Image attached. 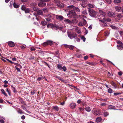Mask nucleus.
<instances>
[{"mask_svg": "<svg viewBox=\"0 0 123 123\" xmlns=\"http://www.w3.org/2000/svg\"><path fill=\"white\" fill-rule=\"evenodd\" d=\"M88 12L90 15L91 17H96L97 14L95 11L93 9L88 8Z\"/></svg>", "mask_w": 123, "mask_h": 123, "instance_id": "1", "label": "nucleus"}, {"mask_svg": "<svg viewBox=\"0 0 123 123\" xmlns=\"http://www.w3.org/2000/svg\"><path fill=\"white\" fill-rule=\"evenodd\" d=\"M92 112L95 115L99 116L101 114L100 111L99 109L98 108H93Z\"/></svg>", "mask_w": 123, "mask_h": 123, "instance_id": "2", "label": "nucleus"}, {"mask_svg": "<svg viewBox=\"0 0 123 123\" xmlns=\"http://www.w3.org/2000/svg\"><path fill=\"white\" fill-rule=\"evenodd\" d=\"M54 43V42L50 40H47L46 42H44L42 44V45L44 47L47 46L48 45L50 46L52 45Z\"/></svg>", "mask_w": 123, "mask_h": 123, "instance_id": "3", "label": "nucleus"}, {"mask_svg": "<svg viewBox=\"0 0 123 123\" xmlns=\"http://www.w3.org/2000/svg\"><path fill=\"white\" fill-rule=\"evenodd\" d=\"M68 16H70L71 17H74L76 18L77 17V16L76 13L74 10H72L70 11H69L68 14Z\"/></svg>", "mask_w": 123, "mask_h": 123, "instance_id": "4", "label": "nucleus"}, {"mask_svg": "<svg viewBox=\"0 0 123 123\" xmlns=\"http://www.w3.org/2000/svg\"><path fill=\"white\" fill-rule=\"evenodd\" d=\"M68 37L70 39H72L73 38H76L77 37V34L74 33H68Z\"/></svg>", "mask_w": 123, "mask_h": 123, "instance_id": "5", "label": "nucleus"}, {"mask_svg": "<svg viewBox=\"0 0 123 123\" xmlns=\"http://www.w3.org/2000/svg\"><path fill=\"white\" fill-rule=\"evenodd\" d=\"M54 2L55 3L56 5L59 7H63L64 6L63 4L59 0H55Z\"/></svg>", "mask_w": 123, "mask_h": 123, "instance_id": "6", "label": "nucleus"}, {"mask_svg": "<svg viewBox=\"0 0 123 123\" xmlns=\"http://www.w3.org/2000/svg\"><path fill=\"white\" fill-rule=\"evenodd\" d=\"M82 1V2L80 4L81 7L84 8L86 7L87 6L86 1V0H83Z\"/></svg>", "mask_w": 123, "mask_h": 123, "instance_id": "7", "label": "nucleus"}, {"mask_svg": "<svg viewBox=\"0 0 123 123\" xmlns=\"http://www.w3.org/2000/svg\"><path fill=\"white\" fill-rule=\"evenodd\" d=\"M115 13L113 12H109L108 14V16L109 17H114L115 16Z\"/></svg>", "mask_w": 123, "mask_h": 123, "instance_id": "8", "label": "nucleus"}, {"mask_svg": "<svg viewBox=\"0 0 123 123\" xmlns=\"http://www.w3.org/2000/svg\"><path fill=\"white\" fill-rule=\"evenodd\" d=\"M123 16L121 14H119L117 15V17L116 18V21L118 22L121 18H122Z\"/></svg>", "mask_w": 123, "mask_h": 123, "instance_id": "9", "label": "nucleus"}, {"mask_svg": "<svg viewBox=\"0 0 123 123\" xmlns=\"http://www.w3.org/2000/svg\"><path fill=\"white\" fill-rule=\"evenodd\" d=\"M56 18L58 19H59L60 20H62L64 19H65L61 15H56Z\"/></svg>", "mask_w": 123, "mask_h": 123, "instance_id": "10", "label": "nucleus"}, {"mask_svg": "<svg viewBox=\"0 0 123 123\" xmlns=\"http://www.w3.org/2000/svg\"><path fill=\"white\" fill-rule=\"evenodd\" d=\"M46 4L45 2H40L38 4V6L39 7H43L46 6Z\"/></svg>", "mask_w": 123, "mask_h": 123, "instance_id": "11", "label": "nucleus"}, {"mask_svg": "<svg viewBox=\"0 0 123 123\" xmlns=\"http://www.w3.org/2000/svg\"><path fill=\"white\" fill-rule=\"evenodd\" d=\"M13 5L14 8L17 9L19 7L20 4H18V3L14 2L13 3Z\"/></svg>", "mask_w": 123, "mask_h": 123, "instance_id": "12", "label": "nucleus"}, {"mask_svg": "<svg viewBox=\"0 0 123 123\" xmlns=\"http://www.w3.org/2000/svg\"><path fill=\"white\" fill-rule=\"evenodd\" d=\"M99 12L100 14L103 16L102 17L103 18H104L105 15V13L102 10H99Z\"/></svg>", "mask_w": 123, "mask_h": 123, "instance_id": "13", "label": "nucleus"}, {"mask_svg": "<svg viewBox=\"0 0 123 123\" xmlns=\"http://www.w3.org/2000/svg\"><path fill=\"white\" fill-rule=\"evenodd\" d=\"M51 16L50 14H48L46 16L45 19L47 21L49 22L50 21Z\"/></svg>", "mask_w": 123, "mask_h": 123, "instance_id": "14", "label": "nucleus"}, {"mask_svg": "<svg viewBox=\"0 0 123 123\" xmlns=\"http://www.w3.org/2000/svg\"><path fill=\"white\" fill-rule=\"evenodd\" d=\"M79 110L81 111V112H82L83 110H84V109H85L88 112L90 111L91 109L90 108H79Z\"/></svg>", "mask_w": 123, "mask_h": 123, "instance_id": "15", "label": "nucleus"}, {"mask_svg": "<svg viewBox=\"0 0 123 123\" xmlns=\"http://www.w3.org/2000/svg\"><path fill=\"white\" fill-rule=\"evenodd\" d=\"M8 45L10 47H13L14 46L15 44L12 41H10L8 43Z\"/></svg>", "mask_w": 123, "mask_h": 123, "instance_id": "16", "label": "nucleus"}, {"mask_svg": "<svg viewBox=\"0 0 123 123\" xmlns=\"http://www.w3.org/2000/svg\"><path fill=\"white\" fill-rule=\"evenodd\" d=\"M76 106V104L74 103H71L70 105V108H75Z\"/></svg>", "mask_w": 123, "mask_h": 123, "instance_id": "17", "label": "nucleus"}, {"mask_svg": "<svg viewBox=\"0 0 123 123\" xmlns=\"http://www.w3.org/2000/svg\"><path fill=\"white\" fill-rule=\"evenodd\" d=\"M115 8L117 11L119 12L121 10L122 8L120 7L116 6L115 7Z\"/></svg>", "mask_w": 123, "mask_h": 123, "instance_id": "18", "label": "nucleus"}, {"mask_svg": "<svg viewBox=\"0 0 123 123\" xmlns=\"http://www.w3.org/2000/svg\"><path fill=\"white\" fill-rule=\"evenodd\" d=\"M43 14V11L41 10H39L37 11V15H42Z\"/></svg>", "mask_w": 123, "mask_h": 123, "instance_id": "19", "label": "nucleus"}, {"mask_svg": "<svg viewBox=\"0 0 123 123\" xmlns=\"http://www.w3.org/2000/svg\"><path fill=\"white\" fill-rule=\"evenodd\" d=\"M11 87L12 88V89L13 92L15 93H16L17 92V90L13 86L11 85Z\"/></svg>", "mask_w": 123, "mask_h": 123, "instance_id": "20", "label": "nucleus"}, {"mask_svg": "<svg viewBox=\"0 0 123 123\" xmlns=\"http://www.w3.org/2000/svg\"><path fill=\"white\" fill-rule=\"evenodd\" d=\"M102 120V119L101 117H98L96 118V121L97 123H98L101 122Z\"/></svg>", "mask_w": 123, "mask_h": 123, "instance_id": "21", "label": "nucleus"}, {"mask_svg": "<svg viewBox=\"0 0 123 123\" xmlns=\"http://www.w3.org/2000/svg\"><path fill=\"white\" fill-rule=\"evenodd\" d=\"M123 45H117V47L118 49L120 50H122L123 49Z\"/></svg>", "mask_w": 123, "mask_h": 123, "instance_id": "22", "label": "nucleus"}, {"mask_svg": "<svg viewBox=\"0 0 123 123\" xmlns=\"http://www.w3.org/2000/svg\"><path fill=\"white\" fill-rule=\"evenodd\" d=\"M26 8V6L24 5L21 6V9L22 11H24Z\"/></svg>", "mask_w": 123, "mask_h": 123, "instance_id": "23", "label": "nucleus"}, {"mask_svg": "<svg viewBox=\"0 0 123 123\" xmlns=\"http://www.w3.org/2000/svg\"><path fill=\"white\" fill-rule=\"evenodd\" d=\"M55 78L58 79L59 80H60L61 81H64V80L63 78H61L59 76H55Z\"/></svg>", "mask_w": 123, "mask_h": 123, "instance_id": "24", "label": "nucleus"}, {"mask_svg": "<svg viewBox=\"0 0 123 123\" xmlns=\"http://www.w3.org/2000/svg\"><path fill=\"white\" fill-rule=\"evenodd\" d=\"M64 21L65 22L67 23H72L71 21L69 19H65L64 20Z\"/></svg>", "mask_w": 123, "mask_h": 123, "instance_id": "25", "label": "nucleus"}, {"mask_svg": "<svg viewBox=\"0 0 123 123\" xmlns=\"http://www.w3.org/2000/svg\"><path fill=\"white\" fill-rule=\"evenodd\" d=\"M74 10L76 11L77 12H80V9L77 7H74Z\"/></svg>", "mask_w": 123, "mask_h": 123, "instance_id": "26", "label": "nucleus"}, {"mask_svg": "<svg viewBox=\"0 0 123 123\" xmlns=\"http://www.w3.org/2000/svg\"><path fill=\"white\" fill-rule=\"evenodd\" d=\"M111 84L112 86L115 88H116L117 87V85L115 82L112 81L111 83Z\"/></svg>", "mask_w": 123, "mask_h": 123, "instance_id": "27", "label": "nucleus"}, {"mask_svg": "<svg viewBox=\"0 0 123 123\" xmlns=\"http://www.w3.org/2000/svg\"><path fill=\"white\" fill-rule=\"evenodd\" d=\"M1 91L2 94H4V95H5L7 97V95L5 91L3 89H1Z\"/></svg>", "mask_w": 123, "mask_h": 123, "instance_id": "28", "label": "nucleus"}, {"mask_svg": "<svg viewBox=\"0 0 123 123\" xmlns=\"http://www.w3.org/2000/svg\"><path fill=\"white\" fill-rule=\"evenodd\" d=\"M24 11L26 13H29L30 12V9L29 8H26Z\"/></svg>", "mask_w": 123, "mask_h": 123, "instance_id": "29", "label": "nucleus"}, {"mask_svg": "<svg viewBox=\"0 0 123 123\" xmlns=\"http://www.w3.org/2000/svg\"><path fill=\"white\" fill-rule=\"evenodd\" d=\"M57 67L60 70H61L62 69V66L60 64H57Z\"/></svg>", "mask_w": 123, "mask_h": 123, "instance_id": "30", "label": "nucleus"}, {"mask_svg": "<svg viewBox=\"0 0 123 123\" xmlns=\"http://www.w3.org/2000/svg\"><path fill=\"white\" fill-rule=\"evenodd\" d=\"M20 1L24 4H25L28 2V0H20Z\"/></svg>", "mask_w": 123, "mask_h": 123, "instance_id": "31", "label": "nucleus"}, {"mask_svg": "<svg viewBox=\"0 0 123 123\" xmlns=\"http://www.w3.org/2000/svg\"><path fill=\"white\" fill-rule=\"evenodd\" d=\"M86 63L91 66H93L94 65V63L92 62H90L87 61Z\"/></svg>", "mask_w": 123, "mask_h": 123, "instance_id": "32", "label": "nucleus"}, {"mask_svg": "<svg viewBox=\"0 0 123 123\" xmlns=\"http://www.w3.org/2000/svg\"><path fill=\"white\" fill-rule=\"evenodd\" d=\"M103 19H104L105 21H106L109 22L110 21H111V20L110 18H103Z\"/></svg>", "mask_w": 123, "mask_h": 123, "instance_id": "33", "label": "nucleus"}, {"mask_svg": "<svg viewBox=\"0 0 123 123\" xmlns=\"http://www.w3.org/2000/svg\"><path fill=\"white\" fill-rule=\"evenodd\" d=\"M74 46L72 45H69V48L71 50H73L74 49Z\"/></svg>", "mask_w": 123, "mask_h": 123, "instance_id": "34", "label": "nucleus"}, {"mask_svg": "<svg viewBox=\"0 0 123 123\" xmlns=\"http://www.w3.org/2000/svg\"><path fill=\"white\" fill-rule=\"evenodd\" d=\"M6 60H7L11 64H15L16 63H15L11 61H10L9 59H6Z\"/></svg>", "mask_w": 123, "mask_h": 123, "instance_id": "35", "label": "nucleus"}, {"mask_svg": "<svg viewBox=\"0 0 123 123\" xmlns=\"http://www.w3.org/2000/svg\"><path fill=\"white\" fill-rule=\"evenodd\" d=\"M99 4L101 5L102 3H103L104 1L103 0H97Z\"/></svg>", "mask_w": 123, "mask_h": 123, "instance_id": "36", "label": "nucleus"}, {"mask_svg": "<svg viewBox=\"0 0 123 123\" xmlns=\"http://www.w3.org/2000/svg\"><path fill=\"white\" fill-rule=\"evenodd\" d=\"M41 2H49L50 1V0H39Z\"/></svg>", "mask_w": 123, "mask_h": 123, "instance_id": "37", "label": "nucleus"}, {"mask_svg": "<svg viewBox=\"0 0 123 123\" xmlns=\"http://www.w3.org/2000/svg\"><path fill=\"white\" fill-rule=\"evenodd\" d=\"M121 0H115L114 1V2L115 3H119L121 2Z\"/></svg>", "mask_w": 123, "mask_h": 123, "instance_id": "38", "label": "nucleus"}, {"mask_svg": "<svg viewBox=\"0 0 123 123\" xmlns=\"http://www.w3.org/2000/svg\"><path fill=\"white\" fill-rule=\"evenodd\" d=\"M41 23L43 25H45L47 24V22L45 21H42Z\"/></svg>", "mask_w": 123, "mask_h": 123, "instance_id": "39", "label": "nucleus"}, {"mask_svg": "<svg viewBox=\"0 0 123 123\" xmlns=\"http://www.w3.org/2000/svg\"><path fill=\"white\" fill-rule=\"evenodd\" d=\"M107 75L109 78H110L113 75L112 74H111L109 72L108 73Z\"/></svg>", "mask_w": 123, "mask_h": 123, "instance_id": "40", "label": "nucleus"}, {"mask_svg": "<svg viewBox=\"0 0 123 123\" xmlns=\"http://www.w3.org/2000/svg\"><path fill=\"white\" fill-rule=\"evenodd\" d=\"M82 13L83 14L85 15H86L87 13V11L86 10L83 11L82 12Z\"/></svg>", "mask_w": 123, "mask_h": 123, "instance_id": "41", "label": "nucleus"}, {"mask_svg": "<svg viewBox=\"0 0 123 123\" xmlns=\"http://www.w3.org/2000/svg\"><path fill=\"white\" fill-rule=\"evenodd\" d=\"M21 48L23 49H24L25 48H26V45H22L20 46Z\"/></svg>", "mask_w": 123, "mask_h": 123, "instance_id": "42", "label": "nucleus"}, {"mask_svg": "<svg viewBox=\"0 0 123 123\" xmlns=\"http://www.w3.org/2000/svg\"><path fill=\"white\" fill-rule=\"evenodd\" d=\"M83 24L85 25L86 23L87 22L86 20L85 19H83Z\"/></svg>", "mask_w": 123, "mask_h": 123, "instance_id": "43", "label": "nucleus"}, {"mask_svg": "<svg viewBox=\"0 0 123 123\" xmlns=\"http://www.w3.org/2000/svg\"><path fill=\"white\" fill-rule=\"evenodd\" d=\"M6 91L8 92V94L10 96H11V94L10 93V89L8 88H6Z\"/></svg>", "mask_w": 123, "mask_h": 123, "instance_id": "44", "label": "nucleus"}, {"mask_svg": "<svg viewBox=\"0 0 123 123\" xmlns=\"http://www.w3.org/2000/svg\"><path fill=\"white\" fill-rule=\"evenodd\" d=\"M81 39L84 42H85V40H86V38L85 37L83 36L81 37H80Z\"/></svg>", "mask_w": 123, "mask_h": 123, "instance_id": "45", "label": "nucleus"}, {"mask_svg": "<svg viewBox=\"0 0 123 123\" xmlns=\"http://www.w3.org/2000/svg\"><path fill=\"white\" fill-rule=\"evenodd\" d=\"M108 92L110 93H112V89L111 88H109L108 89Z\"/></svg>", "mask_w": 123, "mask_h": 123, "instance_id": "46", "label": "nucleus"}, {"mask_svg": "<svg viewBox=\"0 0 123 123\" xmlns=\"http://www.w3.org/2000/svg\"><path fill=\"white\" fill-rule=\"evenodd\" d=\"M106 2L108 4H110L111 2V0H105Z\"/></svg>", "mask_w": 123, "mask_h": 123, "instance_id": "47", "label": "nucleus"}, {"mask_svg": "<svg viewBox=\"0 0 123 123\" xmlns=\"http://www.w3.org/2000/svg\"><path fill=\"white\" fill-rule=\"evenodd\" d=\"M36 49L33 47H32L30 48V50L31 51H34Z\"/></svg>", "mask_w": 123, "mask_h": 123, "instance_id": "48", "label": "nucleus"}, {"mask_svg": "<svg viewBox=\"0 0 123 123\" xmlns=\"http://www.w3.org/2000/svg\"><path fill=\"white\" fill-rule=\"evenodd\" d=\"M88 6L89 7L93 8L94 7V6L92 4H89L88 5Z\"/></svg>", "mask_w": 123, "mask_h": 123, "instance_id": "49", "label": "nucleus"}, {"mask_svg": "<svg viewBox=\"0 0 123 123\" xmlns=\"http://www.w3.org/2000/svg\"><path fill=\"white\" fill-rule=\"evenodd\" d=\"M78 25L79 26H83V24L82 22H79V23L78 24Z\"/></svg>", "mask_w": 123, "mask_h": 123, "instance_id": "50", "label": "nucleus"}, {"mask_svg": "<svg viewBox=\"0 0 123 123\" xmlns=\"http://www.w3.org/2000/svg\"><path fill=\"white\" fill-rule=\"evenodd\" d=\"M38 8L37 7H33V10L35 11H36L38 10Z\"/></svg>", "mask_w": 123, "mask_h": 123, "instance_id": "51", "label": "nucleus"}, {"mask_svg": "<svg viewBox=\"0 0 123 123\" xmlns=\"http://www.w3.org/2000/svg\"><path fill=\"white\" fill-rule=\"evenodd\" d=\"M74 6L73 5H70L69 6H68V8H74Z\"/></svg>", "mask_w": 123, "mask_h": 123, "instance_id": "52", "label": "nucleus"}, {"mask_svg": "<svg viewBox=\"0 0 123 123\" xmlns=\"http://www.w3.org/2000/svg\"><path fill=\"white\" fill-rule=\"evenodd\" d=\"M76 31L78 34H80L81 33L80 31L78 29H76Z\"/></svg>", "mask_w": 123, "mask_h": 123, "instance_id": "53", "label": "nucleus"}, {"mask_svg": "<svg viewBox=\"0 0 123 123\" xmlns=\"http://www.w3.org/2000/svg\"><path fill=\"white\" fill-rule=\"evenodd\" d=\"M77 103L78 104L82 103V102L80 99H79L77 101Z\"/></svg>", "mask_w": 123, "mask_h": 123, "instance_id": "54", "label": "nucleus"}, {"mask_svg": "<svg viewBox=\"0 0 123 123\" xmlns=\"http://www.w3.org/2000/svg\"><path fill=\"white\" fill-rule=\"evenodd\" d=\"M73 22L74 23H76L78 22V20L76 19H74L72 20Z\"/></svg>", "mask_w": 123, "mask_h": 123, "instance_id": "55", "label": "nucleus"}, {"mask_svg": "<svg viewBox=\"0 0 123 123\" xmlns=\"http://www.w3.org/2000/svg\"><path fill=\"white\" fill-rule=\"evenodd\" d=\"M15 68H16V69L17 70V71L18 72H20V69L19 68H18L16 66H15Z\"/></svg>", "mask_w": 123, "mask_h": 123, "instance_id": "56", "label": "nucleus"}, {"mask_svg": "<svg viewBox=\"0 0 123 123\" xmlns=\"http://www.w3.org/2000/svg\"><path fill=\"white\" fill-rule=\"evenodd\" d=\"M62 69L63 71H66L67 70V68L65 66H63L62 67Z\"/></svg>", "mask_w": 123, "mask_h": 123, "instance_id": "57", "label": "nucleus"}, {"mask_svg": "<svg viewBox=\"0 0 123 123\" xmlns=\"http://www.w3.org/2000/svg\"><path fill=\"white\" fill-rule=\"evenodd\" d=\"M118 44H119V45H123V43L120 41H119L117 42Z\"/></svg>", "mask_w": 123, "mask_h": 123, "instance_id": "58", "label": "nucleus"}, {"mask_svg": "<svg viewBox=\"0 0 123 123\" xmlns=\"http://www.w3.org/2000/svg\"><path fill=\"white\" fill-rule=\"evenodd\" d=\"M43 63H45V65L46 66H48V67L49 68H50V67L49 65L47 64L46 62H44H44H43Z\"/></svg>", "mask_w": 123, "mask_h": 123, "instance_id": "59", "label": "nucleus"}, {"mask_svg": "<svg viewBox=\"0 0 123 123\" xmlns=\"http://www.w3.org/2000/svg\"><path fill=\"white\" fill-rule=\"evenodd\" d=\"M104 115L105 117H106L109 115V113L107 112H105Z\"/></svg>", "mask_w": 123, "mask_h": 123, "instance_id": "60", "label": "nucleus"}, {"mask_svg": "<svg viewBox=\"0 0 123 123\" xmlns=\"http://www.w3.org/2000/svg\"><path fill=\"white\" fill-rule=\"evenodd\" d=\"M121 94V93H118V92H117V93H114V95H115V96H117V95L119 94Z\"/></svg>", "mask_w": 123, "mask_h": 123, "instance_id": "61", "label": "nucleus"}, {"mask_svg": "<svg viewBox=\"0 0 123 123\" xmlns=\"http://www.w3.org/2000/svg\"><path fill=\"white\" fill-rule=\"evenodd\" d=\"M35 92H35V90H33L31 92V94L32 95H34L35 93Z\"/></svg>", "mask_w": 123, "mask_h": 123, "instance_id": "62", "label": "nucleus"}, {"mask_svg": "<svg viewBox=\"0 0 123 123\" xmlns=\"http://www.w3.org/2000/svg\"><path fill=\"white\" fill-rule=\"evenodd\" d=\"M18 112L20 114H22L23 113V112L20 110H19L18 111Z\"/></svg>", "mask_w": 123, "mask_h": 123, "instance_id": "63", "label": "nucleus"}, {"mask_svg": "<svg viewBox=\"0 0 123 123\" xmlns=\"http://www.w3.org/2000/svg\"><path fill=\"white\" fill-rule=\"evenodd\" d=\"M43 11L44 12H48L47 9L45 8L43 9Z\"/></svg>", "mask_w": 123, "mask_h": 123, "instance_id": "64", "label": "nucleus"}]
</instances>
